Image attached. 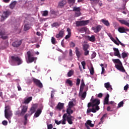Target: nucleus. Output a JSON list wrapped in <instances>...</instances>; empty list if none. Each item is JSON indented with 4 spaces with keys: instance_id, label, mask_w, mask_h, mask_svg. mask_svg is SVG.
<instances>
[{
    "instance_id": "5701e85b",
    "label": "nucleus",
    "mask_w": 129,
    "mask_h": 129,
    "mask_svg": "<svg viewBox=\"0 0 129 129\" xmlns=\"http://www.w3.org/2000/svg\"><path fill=\"white\" fill-rule=\"evenodd\" d=\"M37 108V106L36 105H34L31 107V108L30 109L29 112H30L31 114H33V113H34V112L36 111V109Z\"/></svg>"
},
{
    "instance_id": "f3484780",
    "label": "nucleus",
    "mask_w": 129,
    "mask_h": 129,
    "mask_svg": "<svg viewBox=\"0 0 129 129\" xmlns=\"http://www.w3.org/2000/svg\"><path fill=\"white\" fill-rule=\"evenodd\" d=\"M28 111V106L26 105H24L22 106V108L21 109V115H23V116L25 115V114L27 111Z\"/></svg>"
},
{
    "instance_id": "c03bdc74",
    "label": "nucleus",
    "mask_w": 129,
    "mask_h": 129,
    "mask_svg": "<svg viewBox=\"0 0 129 129\" xmlns=\"http://www.w3.org/2000/svg\"><path fill=\"white\" fill-rule=\"evenodd\" d=\"M90 72L91 75H93V74H94V68H93V67L92 66L91 67V69H90Z\"/></svg>"
},
{
    "instance_id": "6e6552de",
    "label": "nucleus",
    "mask_w": 129,
    "mask_h": 129,
    "mask_svg": "<svg viewBox=\"0 0 129 129\" xmlns=\"http://www.w3.org/2000/svg\"><path fill=\"white\" fill-rule=\"evenodd\" d=\"M27 54L29 62L32 63V62H34V61L35 60V57H33V53L29 51L27 52Z\"/></svg>"
},
{
    "instance_id": "bb28decb",
    "label": "nucleus",
    "mask_w": 129,
    "mask_h": 129,
    "mask_svg": "<svg viewBox=\"0 0 129 129\" xmlns=\"http://www.w3.org/2000/svg\"><path fill=\"white\" fill-rule=\"evenodd\" d=\"M86 91L84 92L83 93H80L79 94V96H81V99H82V100L85 99V97H86Z\"/></svg>"
},
{
    "instance_id": "4468645a",
    "label": "nucleus",
    "mask_w": 129,
    "mask_h": 129,
    "mask_svg": "<svg viewBox=\"0 0 129 129\" xmlns=\"http://www.w3.org/2000/svg\"><path fill=\"white\" fill-rule=\"evenodd\" d=\"M113 49L114 51V56H117V57L120 58H121V56H120V54L119 53V50H118V48H113Z\"/></svg>"
},
{
    "instance_id": "a878e982",
    "label": "nucleus",
    "mask_w": 129,
    "mask_h": 129,
    "mask_svg": "<svg viewBox=\"0 0 129 129\" xmlns=\"http://www.w3.org/2000/svg\"><path fill=\"white\" fill-rule=\"evenodd\" d=\"M63 107H64V103H60L59 102L56 106V108L57 109H59V110H61V109H63Z\"/></svg>"
},
{
    "instance_id": "9d476101",
    "label": "nucleus",
    "mask_w": 129,
    "mask_h": 129,
    "mask_svg": "<svg viewBox=\"0 0 129 129\" xmlns=\"http://www.w3.org/2000/svg\"><path fill=\"white\" fill-rule=\"evenodd\" d=\"M115 67L117 70L121 71V72H125V70H124V68L122 66V63H121V64H115Z\"/></svg>"
},
{
    "instance_id": "a18cd8bd",
    "label": "nucleus",
    "mask_w": 129,
    "mask_h": 129,
    "mask_svg": "<svg viewBox=\"0 0 129 129\" xmlns=\"http://www.w3.org/2000/svg\"><path fill=\"white\" fill-rule=\"evenodd\" d=\"M51 43L53 45L56 44V39H55L54 37H51Z\"/></svg>"
},
{
    "instance_id": "412c9836",
    "label": "nucleus",
    "mask_w": 129,
    "mask_h": 129,
    "mask_svg": "<svg viewBox=\"0 0 129 129\" xmlns=\"http://www.w3.org/2000/svg\"><path fill=\"white\" fill-rule=\"evenodd\" d=\"M109 95L107 94L104 100V105H105V104L108 105L109 104Z\"/></svg>"
},
{
    "instance_id": "473e14b6",
    "label": "nucleus",
    "mask_w": 129,
    "mask_h": 129,
    "mask_svg": "<svg viewBox=\"0 0 129 129\" xmlns=\"http://www.w3.org/2000/svg\"><path fill=\"white\" fill-rule=\"evenodd\" d=\"M16 5L17 2L16 1L13 2L10 5V9H11L12 10H13V9H14Z\"/></svg>"
},
{
    "instance_id": "2f4dec72",
    "label": "nucleus",
    "mask_w": 129,
    "mask_h": 129,
    "mask_svg": "<svg viewBox=\"0 0 129 129\" xmlns=\"http://www.w3.org/2000/svg\"><path fill=\"white\" fill-rule=\"evenodd\" d=\"M66 84H69V85L71 87L73 86V82L72 81L70 80V79H68L66 81Z\"/></svg>"
},
{
    "instance_id": "6ab92c4d",
    "label": "nucleus",
    "mask_w": 129,
    "mask_h": 129,
    "mask_svg": "<svg viewBox=\"0 0 129 129\" xmlns=\"http://www.w3.org/2000/svg\"><path fill=\"white\" fill-rule=\"evenodd\" d=\"M76 54L78 58H80L81 55H82V53L79 51V48L78 47H76Z\"/></svg>"
},
{
    "instance_id": "f03ea898",
    "label": "nucleus",
    "mask_w": 129,
    "mask_h": 129,
    "mask_svg": "<svg viewBox=\"0 0 129 129\" xmlns=\"http://www.w3.org/2000/svg\"><path fill=\"white\" fill-rule=\"evenodd\" d=\"M66 120H67L69 124H73V120H74V116H68L67 113H64L62 116V120L61 124H66Z\"/></svg>"
},
{
    "instance_id": "a211bd4d",
    "label": "nucleus",
    "mask_w": 129,
    "mask_h": 129,
    "mask_svg": "<svg viewBox=\"0 0 129 129\" xmlns=\"http://www.w3.org/2000/svg\"><path fill=\"white\" fill-rule=\"evenodd\" d=\"M63 35H64V29H61L58 34H56V38H63Z\"/></svg>"
},
{
    "instance_id": "4d7b16f0",
    "label": "nucleus",
    "mask_w": 129,
    "mask_h": 129,
    "mask_svg": "<svg viewBox=\"0 0 129 129\" xmlns=\"http://www.w3.org/2000/svg\"><path fill=\"white\" fill-rule=\"evenodd\" d=\"M53 128V124H50L47 125V129H51Z\"/></svg>"
},
{
    "instance_id": "338daca9",
    "label": "nucleus",
    "mask_w": 129,
    "mask_h": 129,
    "mask_svg": "<svg viewBox=\"0 0 129 129\" xmlns=\"http://www.w3.org/2000/svg\"><path fill=\"white\" fill-rule=\"evenodd\" d=\"M68 34H71V29H70V28H67V30Z\"/></svg>"
},
{
    "instance_id": "de8ad7c7",
    "label": "nucleus",
    "mask_w": 129,
    "mask_h": 129,
    "mask_svg": "<svg viewBox=\"0 0 129 129\" xmlns=\"http://www.w3.org/2000/svg\"><path fill=\"white\" fill-rule=\"evenodd\" d=\"M42 16L43 17H47L48 16V11H44L42 14Z\"/></svg>"
},
{
    "instance_id": "58836bf2",
    "label": "nucleus",
    "mask_w": 129,
    "mask_h": 129,
    "mask_svg": "<svg viewBox=\"0 0 129 129\" xmlns=\"http://www.w3.org/2000/svg\"><path fill=\"white\" fill-rule=\"evenodd\" d=\"M22 112H20V110H18L16 111L15 115H18V116H23V115L21 114Z\"/></svg>"
},
{
    "instance_id": "c756f323",
    "label": "nucleus",
    "mask_w": 129,
    "mask_h": 129,
    "mask_svg": "<svg viewBox=\"0 0 129 129\" xmlns=\"http://www.w3.org/2000/svg\"><path fill=\"white\" fill-rule=\"evenodd\" d=\"M106 116H107V113H105L102 116V117L100 119V121L99 122V124H101V123H103V119H104V118H105Z\"/></svg>"
},
{
    "instance_id": "20e7f679",
    "label": "nucleus",
    "mask_w": 129,
    "mask_h": 129,
    "mask_svg": "<svg viewBox=\"0 0 129 129\" xmlns=\"http://www.w3.org/2000/svg\"><path fill=\"white\" fill-rule=\"evenodd\" d=\"M12 15V12L10 10H7L4 11L2 15L1 16V22H4L5 20H7L9 18V16Z\"/></svg>"
},
{
    "instance_id": "cd10ccee",
    "label": "nucleus",
    "mask_w": 129,
    "mask_h": 129,
    "mask_svg": "<svg viewBox=\"0 0 129 129\" xmlns=\"http://www.w3.org/2000/svg\"><path fill=\"white\" fill-rule=\"evenodd\" d=\"M41 113H42V110L38 109L35 112V113L34 114V116L35 117H39V116H40V114H41Z\"/></svg>"
},
{
    "instance_id": "f704fd0d",
    "label": "nucleus",
    "mask_w": 129,
    "mask_h": 129,
    "mask_svg": "<svg viewBox=\"0 0 129 129\" xmlns=\"http://www.w3.org/2000/svg\"><path fill=\"white\" fill-rule=\"evenodd\" d=\"M74 74V71L73 70H70L68 73V77H71Z\"/></svg>"
},
{
    "instance_id": "6e6d98bb",
    "label": "nucleus",
    "mask_w": 129,
    "mask_h": 129,
    "mask_svg": "<svg viewBox=\"0 0 129 129\" xmlns=\"http://www.w3.org/2000/svg\"><path fill=\"white\" fill-rule=\"evenodd\" d=\"M80 84V79L78 78L77 79L76 85L77 86H79Z\"/></svg>"
},
{
    "instance_id": "37998d69",
    "label": "nucleus",
    "mask_w": 129,
    "mask_h": 129,
    "mask_svg": "<svg viewBox=\"0 0 129 129\" xmlns=\"http://www.w3.org/2000/svg\"><path fill=\"white\" fill-rule=\"evenodd\" d=\"M30 30V25L29 24H25L24 26V31H28Z\"/></svg>"
},
{
    "instance_id": "79ce46f5",
    "label": "nucleus",
    "mask_w": 129,
    "mask_h": 129,
    "mask_svg": "<svg viewBox=\"0 0 129 129\" xmlns=\"http://www.w3.org/2000/svg\"><path fill=\"white\" fill-rule=\"evenodd\" d=\"M88 108H90V107H92V108H94V106L93 105V102H89L88 104Z\"/></svg>"
},
{
    "instance_id": "bf43d9fd",
    "label": "nucleus",
    "mask_w": 129,
    "mask_h": 129,
    "mask_svg": "<svg viewBox=\"0 0 129 129\" xmlns=\"http://www.w3.org/2000/svg\"><path fill=\"white\" fill-rule=\"evenodd\" d=\"M80 11L77 12L75 13V16L76 17H79L80 16Z\"/></svg>"
},
{
    "instance_id": "4c0bfd02",
    "label": "nucleus",
    "mask_w": 129,
    "mask_h": 129,
    "mask_svg": "<svg viewBox=\"0 0 129 129\" xmlns=\"http://www.w3.org/2000/svg\"><path fill=\"white\" fill-rule=\"evenodd\" d=\"M73 106H74V103L73 102V101H70L69 102V107L70 108H72V107H73Z\"/></svg>"
},
{
    "instance_id": "8fccbe9b",
    "label": "nucleus",
    "mask_w": 129,
    "mask_h": 129,
    "mask_svg": "<svg viewBox=\"0 0 129 129\" xmlns=\"http://www.w3.org/2000/svg\"><path fill=\"white\" fill-rule=\"evenodd\" d=\"M84 55L85 56H88V55H89V50H84Z\"/></svg>"
},
{
    "instance_id": "0eeeda50",
    "label": "nucleus",
    "mask_w": 129,
    "mask_h": 129,
    "mask_svg": "<svg viewBox=\"0 0 129 129\" xmlns=\"http://www.w3.org/2000/svg\"><path fill=\"white\" fill-rule=\"evenodd\" d=\"M32 81L36 84V86L39 87V88H42L43 87V84L41 83V81L35 78H32Z\"/></svg>"
},
{
    "instance_id": "49530a36",
    "label": "nucleus",
    "mask_w": 129,
    "mask_h": 129,
    "mask_svg": "<svg viewBox=\"0 0 129 129\" xmlns=\"http://www.w3.org/2000/svg\"><path fill=\"white\" fill-rule=\"evenodd\" d=\"M122 57L123 59H124V58H126V57H127V53L125 52L122 53Z\"/></svg>"
},
{
    "instance_id": "a19ab883",
    "label": "nucleus",
    "mask_w": 129,
    "mask_h": 129,
    "mask_svg": "<svg viewBox=\"0 0 129 129\" xmlns=\"http://www.w3.org/2000/svg\"><path fill=\"white\" fill-rule=\"evenodd\" d=\"M123 101H122L121 102H120L118 104V107L117 108H119L120 107H122V106H123Z\"/></svg>"
},
{
    "instance_id": "680f3d73",
    "label": "nucleus",
    "mask_w": 129,
    "mask_h": 129,
    "mask_svg": "<svg viewBox=\"0 0 129 129\" xmlns=\"http://www.w3.org/2000/svg\"><path fill=\"white\" fill-rule=\"evenodd\" d=\"M70 37H71V34H68V35H66L65 37L66 40H68V39H69V38H70Z\"/></svg>"
},
{
    "instance_id": "5fc2aeb1",
    "label": "nucleus",
    "mask_w": 129,
    "mask_h": 129,
    "mask_svg": "<svg viewBox=\"0 0 129 129\" xmlns=\"http://www.w3.org/2000/svg\"><path fill=\"white\" fill-rule=\"evenodd\" d=\"M100 0H90V2H92L94 4H98Z\"/></svg>"
},
{
    "instance_id": "39448f33",
    "label": "nucleus",
    "mask_w": 129,
    "mask_h": 129,
    "mask_svg": "<svg viewBox=\"0 0 129 129\" xmlns=\"http://www.w3.org/2000/svg\"><path fill=\"white\" fill-rule=\"evenodd\" d=\"M11 59L12 62H16L18 66L23 64V60L19 56H12Z\"/></svg>"
},
{
    "instance_id": "ddd939ff",
    "label": "nucleus",
    "mask_w": 129,
    "mask_h": 129,
    "mask_svg": "<svg viewBox=\"0 0 129 129\" xmlns=\"http://www.w3.org/2000/svg\"><path fill=\"white\" fill-rule=\"evenodd\" d=\"M21 45H22V40H17L14 41L12 43V46L13 47H15V48H18V47H20Z\"/></svg>"
},
{
    "instance_id": "864d4df0",
    "label": "nucleus",
    "mask_w": 129,
    "mask_h": 129,
    "mask_svg": "<svg viewBox=\"0 0 129 129\" xmlns=\"http://www.w3.org/2000/svg\"><path fill=\"white\" fill-rule=\"evenodd\" d=\"M70 46L71 48H74V47H75V43L73 42H71Z\"/></svg>"
},
{
    "instance_id": "3c124183",
    "label": "nucleus",
    "mask_w": 129,
    "mask_h": 129,
    "mask_svg": "<svg viewBox=\"0 0 129 129\" xmlns=\"http://www.w3.org/2000/svg\"><path fill=\"white\" fill-rule=\"evenodd\" d=\"M68 3L70 5H74V4H75V0H68Z\"/></svg>"
},
{
    "instance_id": "f8f14e48",
    "label": "nucleus",
    "mask_w": 129,
    "mask_h": 129,
    "mask_svg": "<svg viewBox=\"0 0 129 129\" xmlns=\"http://www.w3.org/2000/svg\"><path fill=\"white\" fill-rule=\"evenodd\" d=\"M118 31L119 33H123L129 32V29L127 28H124V27H120L118 28Z\"/></svg>"
},
{
    "instance_id": "4be33fe9",
    "label": "nucleus",
    "mask_w": 129,
    "mask_h": 129,
    "mask_svg": "<svg viewBox=\"0 0 129 129\" xmlns=\"http://www.w3.org/2000/svg\"><path fill=\"white\" fill-rule=\"evenodd\" d=\"M101 22L105 25V26H106V27H109L110 26V23H109V22H108V20H105L104 19H101Z\"/></svg>"
},
{
    "instance_id": "f257e3e1",
    "label": "nucleus",
    "mask_w": 129,
    "mask_h": 129,
    "mask_svg": "<svg viewBox=\"0 0 129 129\" xmlns=\"http://www.w3.org/2000/svg\"><path fill=\"white\" fill-rule=\"evenodd\" d=\"M92 98H93V96L92 97L91 101V102H93L94 107H95V108H92V109L88 108L87 110V114H88V113H90L91 112H93L94 113H95L96 111L100 109V108L98 106V105L100 104V100H99V99H92Z\"/></svg>"
},
{
    "instance_id": "0e129e2a",
    "label": "nucleus",
    "mask_w": 129,
    "mask_h": 129,
    "mask_svg": "<svg viewBox=\"0 0 129 129\" xmlns=\"http://www.w3.org/2000/svg\"><path fill=\"white\" fill-rule=\"evenodd\" d=\"M58 26H59V24H58L57 22L54 23L52 24V27H57Z\"/></svg>"
},
{
    "instance_id": "ea45409f",
    "label": "nucleus",
    "mask_w": 129,
    "mask_h": 129,
    "mask_svg": "<svg viewBox=\"0 0 129 129\" xmlns=\"http://www.w3.org/2000/svg\"><path fill=\"white\" fill-rule=\"evenodd\" d=\"M111 41H112V42L114 43V44H115L117 46H119V43L117 42V41L113 37L111 38Z\"/></svg>"
},
{
    "instance_id": "09e8293b",
    "label": "nucleus",
    "mask_w": 129,
    "mask_h": 129,
    "mask_svg": "<svg viewBox=\"0 0 129 129\" xmlns=\"http://www.w3.org/2000/svg\"><path fill=\"white\" fill-rule=\"evenodd\" d=\"M31 115H32V114H31V113H26L24 116V118L27 119H28V117H29V116H31Z\"/></svg>"
},
{
    "instance_id": "052dcab7",
    "label": "nucleus",
    "mask_w": 129,
    "mask_h": 129,
    "mask_svg": "<svg viewBox=\"0 0 129 129\" xmlns=\"http://www.w3.org/2000/svg\"><path fill=\"white\" fill-rule=\"evenodd\" d=\"M109 104H112V105H113V106H115V105H116V103H114V101H110L109 103Z\"/></svg>"
},
{
    "instance_id": "e433bc0d",
    "label": "nucleus",
    "mask_w": 129,
    "mask_h": 129,
    "mask_svg": "<svg viewBox=\"0 0 129 129\" xmlns=\"http://www.w3.org/2000/svg\"><path fill=\"white\" fill-rule=\"evenodd\" d=\"M89 41L91 42H95V36L94 35H92L91 37L89 36Z\"/></svg>"
},
{
    "instance_id": "9b49d317",
    "label": "nucleus",
    "mask_w": 129,
    "mask_h": 129,
    "mask_svg": "<svg viewBox=\"0 0 129 129\" xmlns=\"http://www.w3.org/2000/svg\"><path fill=\"white\" fill-rule=\"evenodd\" d=\"M117 21L119 22V23H121V25H124L125 26L129 28V20H124L117 19Z\"/></svg>"
},
{
    "instance_id": "2eb2a0df",
    "label": "nucleus",
    "mask_w": 129,
    "mask_h": 129,
    "mask_svg": "<svg viewBox=\"0 0 129 129\" xmlns=\"http://www.w3.org/2000/svg\"><path fill=\"white\" fill-rule=\"evenodd\" d=\"M104 87L106 88L107 90H109V91H111V90H112V87H111V85H110V83L109 82L105 83Z\"/></svg>"
},
{
    "instance_id": "dca6fc26",
    "label": "nucleus",
    "mask_w": 129,
    "mask_h": 129,
    "mask_svg": "<svg viewBox=\"0 0 129 129\" xmlns=\"http://www.w3.org/2000/svg\"><path fill=\"white\" fill-rule=\"evenodd\" d=\"M6 32L4 31L0 30V36L1 38L3 39V40H6V39H8V36H5Z\"/></svg>"
},
{
    "instance_id": "c9c22d12",
    "label": "nucleus",
    "mask_w": 129,
    "mask_h": 129,
    "mask_svg": "<svg viewBox=\"0 0 129 129\" xmlns=\"http://www.w3.org/2000/svg\"><path fill=\"white\" fill-rule=\"evenodd\" d=\"M81 11V9H80V7H74L73 12H80Z\"/></svg>"
},
{
    "instance_id": "72a5a7b5",
    "label": "nucleus",
    "mask_w": 129,
    "mask_h": 129,
    "mask_svg": "<svg viewBox=\"0 0 129 129\" xmlns=\"http://www.w3.org/2000/svg\"><path fill=\"white\" fill-rule=\"evenodd\" d=\"M86 31H87V28L86 27H82L79 29V32H80V33H85Z\"/></svg>"
},
{
    "instance_id": "69168bd1",
    "label": "nucleus",
    "mask_w": 129,
    "mask_h": 129,
    "mask_svg": "<svg viewBox=\"0 0 129 129\" xmlns=\"http://www.w3.org/2000/svg\"><path fill=\"white\" fill-rule=\"evenodd\" d=\"M87 125H90L91 124V121L90 120H88L87 121V122L86 123Z\"/></svg>"
},
{
    "instance_id": "aec40b11",
    "label": "nucleus",
    "mask_w": 129,
    "mask_h": 129,
    "mask_svg": "<svg viewBox=\"0 0 129 129\" xmlns=\"http://www.w3.org/2000/svg\"><path fill=\"white\" fill-rule=\"evenodd\" d=\"M32 99H33L32 97H29L27 99H25L23 103H24L25 104H29V103H30V102L32 101Z\"/></svg>"
},
{
    "instance_id": "7ed1b4c3",
    "label": "nucleus",
    "mask_w": 129,
    "mask_h": 129,
    "mask_svg": "<svg viewBox=\"0 0 129 129\" xmlns=\"http://www.w3.org/2000/svg\"><path fill=\"white\" fill-rule=\"evenodd\" d=\"M5 115L6 118L9 119V118L11 116H13V112L11 110V108L9 106H6L5 107Z\"/></svg>"
},
{
    "instance_id": "603ef678",
    "label": "nucleus",
    "mask_w": 129,
    "mask_h": 129,
    "mask_svg": "<svg viewBox=\"0 0 129 129\" xmlns=\"http://www.w3.org/2000/svg\"><path fill=\"white\" fill-rule=\"evenodd\" d=\"M85 86V84L84 83V80L82 79L81 81V87H84Z\"/></svg>"
},
{
    "instance_id": "13d9d810",
    "label": "nucleus",
    "mask_w": 129,
    "mask_h": 129,
    "mask_svg": "<svg viewBox=\"0 0 129 129\" xmlns=\"http://www.w3.org/2000/svg\"><path fill=\"white\" fill-rule=\"evenodd\" d=\"M2 124H3V125H8V121L7 120L3 121Z\"/></svg>"
},
{
    "instance_id": "b1692460",
    "label": "nucleus",
    "mask_w": 129,
    "mask_h": 129,
    "mask_svg": "<svg viewBox=\"0 0 129 129\" xmlns=\"http://www.w3.org/2000/svg\"><path fill=\"white\" fill-rule=\"evenodd\" d=\"M71 108H68L67 109V114H68V116H72L71 114L74 112L73 110Z\"/></svg>"
},
{
    "instance_id": "e2e57ef3",
    "label": "nucleus",
    "mask_w": 129,
    "mask_h": 129,
    "mask_svg": "<svg viewBox=\"0 0 129 129\" xmlns=\"http://www.w3.org/2000/svg\"><path fill=\"white\" fill-rule=\"evenodd\" d=\"M17 88L19 91H21V90H22V88H21V86H20V84L19 83H18Z\"/></svg>"
},
{
    "instance_id": "c85d7f7f",
    "label": "nucleus",
    "mask_w": 129,
    "mask_h": 129,
    "mask_svg": "<svg viewBox=\"0 0 129 129\" xmlns=\"http://www.w3.org/2000/svg\"><path fill=\"white\" fill-rule=\"evenodd\" d=\"M112 61L114 64H117V65H121V61H120V60L119 59H112Z\"/></svg>"
},
{
    "instance_id": "774afa93",
    "label": "nucleus",
    "mask_w": 129,
    "mask_h": 129,
    "mask_svg": "<svg viewBox=\"0 0 129 129\" xmlns=\"http://www.w3.org/2000/svg\"><path fill=\"white\" fill-rule=\"evenodd\" d=\"M128 89V85L127 84L124 87V90H127Z\"/></svg>"
},
{
    "instance_id": "1a4fd4ad",
    "label": "nucleus",
    "mask_w": 129,
    "mask_h": 129,
    "mask_svg": "<svg viewBox=\"0 0 129 129\" xmlns=\"http://www.w3.org/2000/svg\"><path fill=\"white\" fill-rule=\"evenodd\" d=\"M101 29H102V26L101 25H97V26H94L92 28V30L94 31V33H98L101 31Z\"/></svg>"
},
{
    "instance_id": "423d86ee",
    "label": "nucleus",
    "mask_w": 129,
    "mask_h": 129,
    "mask_svg": "<svg viewBox=\"0 0 129 129\" xmlns=\"http://www.w3.org/2000/svg\"><path fill=\"white\" fill-rule=\"evenodd\" d=\"M89 23V20H83V21H78L76 22L77 27H82V26H86Z\"/></svg>"
},
{
    "instance_id": "7c9ffc66",
    "label": "nucleus",
    "mask_w": 129,
    "mask_h": 129,
    "mask_svg": "<svg viewBox=\"0 0 129 129\" xmlns=\"http://www.w3.org/2000/svg\"><path fill=\"white\" fill-rule=\"evenodd\" d=\"M89 44H84L83 45V51H86V50H88L89 49Z\"/></svg>"
},
{
    "instance_id": "393cba45",
    "label": "nucleus",
    "mask_w": 129,
    "mask_h": 129,
    "mask_svg": "<svg viewBox=\"0 0 129 129\" xmlns=\"http://www.w3.org/2000/svg\"><path fill=\"white\" fill-rule=\"evenodd\" d=\"M66 0H62V1L59 3L58 7H59V8H63V7H64V6L66 5Z\"/></svg>"
}]
</instances>
